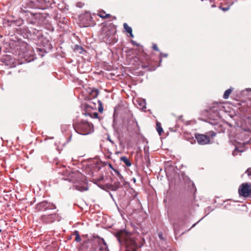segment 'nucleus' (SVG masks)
I'll use <instances>...</instances> for the list:
<instances>
[{
    "label": "nucleus",
    "instance_id": "obj_1",
    "mask_svg": "<svg viewBox=\"0 0 251 251\" xmlns=\"http://www.w3.org/2000/svg\"><path fill=\"white\" fill-rule=\"evenodd\" d=\"M116 237L119 242H124L126 251H137V244L130 233L123 230L117 232Z\"/></svg>",
    "mask_w": 251,
    "mask_h": 251
},
{
    "label": "nucleus",
    "instance_id": "obj_2",
    "mask_svg": "<svg viewBox=\"0 0 251 251\" xmlns=\"http://www.w3.org/2000/svg\"><path fill=\"white\" fill-rule=\"evenodd\" d=\"M116 29L113 27H104L101 32V38L103 41L109 45L116 43L118 40L115 37Z\"/></svg>",
    "mask_w": 251,
    "mask_h": 251
},
{
    "label": "nucleus",
    "instance_id": "obj_3",
    "mask_svg": "<svg viewBox=\"0 0 251 251\" xmlns=\"http://www.w3.org/2000/svg\"><path fill=\"white\" fill-rule=\"evenodd\" d=\"M93 125L87 122L81 121L74 125L75 130L79 134L87 135L93 131Z\"/></svg>",
    "mask_w": 251,
    "mask_h": 251
},
{
    "label": "nucleus",
    "instance_id": "obj_4",
    "mask_svg": "<svg viewBox=\"0 0 251 251\" xmlns=\"http://www.w3.org/2000/svg\"><path fill=\"white\" fill-rule=\"evenodd\" d=\"M238 118L242 122V125L251 126V113L249 111H236Z\"/></svg>",
    "mask_w": 251,
    "mask_h": 251
},
{
    "label": "nucleus",
    "instance_id": "obj_5",
    "mask_svg": "<svg viewBox=\"0 0 251 251\" xmlns=\"http://www.w3.org/2000/svg\"><path fill=\"white\" fill-rule=\"evenodd\" d=\"M91 241L93 245H98L99 247V251H109L108 246L103 238L99 236H94Z\"/></svg>",
    "mask_w": 251,
    "mask_h": 251
},
{
    "label": "nucleus",
    "instance_id": "obj_6",
    "mask_svg": "<svg viewBox=\"0 0 251 251\" xmlns=\"http://www.w3.org/2000/svg\"><path fill=\"white\" fill-rule=\"evenodd\" d=\"M238 193L240 196L246 198L251 195V183H244L239 187Z\"/></svg>",
    "mask_w": 251,
    "mask_h": 251
},
{
    "label": "nucleus",
    "instance_id": "obj_7",
    "mask_svg": "<svg viewBox=\"0 0 251 251\" xmlns=\"http://www.w3.org/2000/svg\"><path fill=\"white\" fill-rule=\"evenodd\" d=\"M241 95L243 97H246L245 101L240 104L242 105V108H244L246 105L248 106L249 104H251V89L248 88L243 90L241 92ZM239 104H240V103Z\"/></svg>",
    "mask_w": 251,
    "mask_h": 251
},
{
    "label": "nucleus",
    "instance_id": "obj_8",
    "mask_svg": "<svg viewBox=\"0 0 251 251\" xmlns=\"http://www.w3.org/2000/svg\"><path fill=\"white\" fill-rule=\"evenodd\" d=\"M85 108H90L92 110H103L102 103L100 100H96L95 101H90L89 104L85 105Z\"/></svg>",
    "mask_w": 251,
    "mask_h": 251
},
{
    "label": "nucleus",
    "instance_id": "obj_9",
    "mask_svg": "<svg viewBox=\"0 0 251 251\" xmlns=\"http://www.w3.org/2000/svg\"><path fill=\"white\" fill-rule=\"evenodd\" d=\"M37 32L39 34L38 37H40L39 39L41 44L44 47L43 50H45L46 52L47 51L46 50H50L52 48V46L50 40L42 36L41 32L38 31Z\"/></svg>",
    "mask_w": 251,
    "mask_h": 251
},
{
    "label": "nucleus",
    "instance_id": "obj_10",
    "mask_svg": "<svg viewBox=\"0 0 251 251\" xmlns=\"http://www.w3.org/2000/svg\"><path fill=\"white\" fill-rule=\"evenodd\" d=\"M195 138L200 145H204L210 143V138L207 135L197 133L195 134Z\"/></svg>",
    "mask_w": 251,
    "mask_h": 251
},
{
    "label": "nucleus",
    "instance_id": "obj_11",
    "mask_svg": "<svg viewBox=\"0 0 251 251\" xmlns=\"http://www.w3.org/2000/svg\"><path fill=\"white\" fill-rule=\"evenodd\" d=\"M87 92L91 98H96L99 94V90L95 88H88Z\"/></svg>",
    "mask_w": 251,
    "mask_h": 251
},
{
    "label": "nucleus",
    "instance_id": "obj_12",
    "mask_svg": "<svg viewBox=\"0 0 251 251\" xmlns=\"http://www.w3.org/2000/svg\"><path fill=\"white\" fill-rule=\"evenodd\" d=\"M137 108L140 110H144L146 108V102L145 100L143 99H137L136 103Z\"/></svg>",
    "mask_w": 251,
    "mask_h": 251
},
{
    "label": "nucleus",
    "instance_id": "obj_13",
    "mask_svg": "<svg viewBox=\"0 0 251 251\" xmlns=\"http://www.w3.org/2000/svg\"><path fill=\"white\" fill-rule=\"evenodd\" d=\"M48 202L43 201L38 204V207L41 210H46L48 209Z\"/></svg>",
    "mask_w": 251,
    "mask_h": 251
},
{
    "label": "nucleus",
    "instance_id": "obj_14",
    "mask_svg": "<svg viewBox=\"0 0 251 251\" xmlns=\"http://www.w3.org/2000/svg\"><path fill=\"white\" fill-rule=\"evenodd\" d=\"M26 6L28 8H40V9H45V7L43 6H39L38 5H36L33 1H30L29 2L27 3Z\"/></svg>",
    "mask_w": 251,
    "mask_h": 251
},
{
    "label": "nucleus",
    "instance_id": "obj_15",
    "mask_svg": "<svg viewBox=\"0 0 251 251\" xmlns=\"http://www.w3.org/2000/svg\"><path fill=\"white\" fill-rule=\"evenodd\" d=\"M156 129L158 134L161 135L162 133L163 132V128L161 127V123L157 121L156 123Z\"/></svg>",
    "mask_w": 251,
    "mask_h": 251
},
{
    "label": "nucleus",
    "instance_id": "obj_16",
    "mask_svg": "<svg viewBox=\"0 0 251 251\" xmlns=\"http://www.w3.org/2000/svg\"><path fill=\"white\" fill-rule=\"evenodd\" d=\"M120 160L123 161L127 166L129 167L131 165V163L129 160L126 156H122L120 158Z\"/></svg>",
    "mask_w": 251,
    "mask_h": 251
},
{
    "label": "nucleus",
    "instance_id": "obj_17",
    "mask_svg": "<svg viewBox=\"0 0 251 251\" xmlns=\"http://www.w3.org/2000/svg\"><path fill=\"white\" fill-rule=\"evenodd\" d=\"M232 91V88H230L226 90L225 92V93L224 94L223 98L225 99H228V97H229V96L230 95V94H231Z\"/></svg>",
    "mask_w": 251,
    "mask_h": 251
},
{
    "label": "nucleus",
    "instance_id": "obj_18",
    "mask_svg": "<svg viewBox=\"0 0 251 251\" xmlns=\"http://www.w3.org/2000/svg\"><path fill=\"white\" fill-rule=\"evenodd\" d=\"M99 16L102 19H107L110 17V15L109 14H105V11H102L100 12Z\"/></svg>",
    "mask_w": 251,
    "mask_h": 251
},
{
    "label": "nucleus",
    "instance_id": "obj_19",
    "mask_svg": "<svg viewBox=\"0 0 251 251\" xmlns=\"http://www.w3.org/2000/svg\"><path fill=\"white\" fill-rule=\"evenodd\" d=\"M85 115H89L91 117L93 118H98V113L95 112L93 114L87 112V111H85V113H84Z\"/></svg>",
    "mask_w": 251,
    "mask_h": 251
},
{
    "label": "nucleus",
    "instance_id": "obj_20",
    "mask_svg": "<svg viewBox=\"0 0 251 251\" xmlns=\"http://www.w3.org/2000/svg\"><path fill=\"white\" fill-rule=\"evenodd\" d=\"M124 27L127 33L132 32V30L131 27L129 26L126 23L124 24Z\"/></svg>",
    "mask_w": 251,
    "mask_h": 251
},
{
    "label": "nucleus",
    "instance_id": "obj_21",
    "mask_svg": "<svg viewBox=\"0 0 251 251\" xmlns=\"http://www.w3.org/2000/svg\"><path fill=\"white\" fill-rule=\"evenodd\" d=\"M223 107L224 106L221 104H219L218 103H216L214 104V105L212 106L210 110H212V108H217L216 110H221Z\"/></svg>",
    "mask_w": 251,
    "mask_h": 251
},
{
    "label": "nucleus",
    "instance_id": "obj_22",
    "mask_svg": "<svg viewBox=\"0 0 251 251\" xmlns=\"http://www.w3.org/2000/svg\"><path fill=\"white\" fill-rule=\"evenodd\" d=\"M75 187L76 189H77L80 191H86L88 190L87 187H86L85 186H80L75 185Z\"/></svg>",
    "mask_w": 251,
    "mask_h": 251
},
{
    "label": "nucleus",
    "instance_id": "obj_23",
    "mask_svg": "<svg viewBox=\"0 0 251 251\" xmlns=\"http://www.w3.org/2000/svg\"><path fill=\"white\" fill-rule=\"evenodd\" d=\"M229 3H230L229 5H228L226 7L220 6V8L224 11H226L228 10L229 9L230 6H231V5L233 4V1H232L231 2H229Z\"/></svg>",
    "mask_w": 251,
    "mask_h": 251
},
{
    "label": "nucleus",
    "instance_id": "obj_24",
    "mask_svg": "<svg viewBox=\"0 0 251 251\" xmlns=\"http://www.w3.org/2000/svg\"><path fill=\"white\" fill-rule=\"evenodd\" d=\"M74 233L75 235V241L76 242H80L81 241V238L80 237V235H79V232L78 231H76L75 230V232H74Z\"/></svg>",
    "mask_w": 251,
    "mask_h": 251
},
{
    "label": "nucleus",
    "instance_id": "obj_25",
    "mask_svg": "<svg viewBox=\"0 0 251 251\" xmlns=\"http://www.w3.org/2000/svg\"><path fill=\"white\" fill-rule=\"evenodd\" d=\"M120 183L119 182H116L114 183V187L113 189L114 190H117L120 186Z\"/></svg>",
    "mask_w": 251,
    "mask_h": 251
},
{
    "label": "nucleus",
    "instance_id": "obj_26",
    "mask_svg": "<svg viewBox=\"0 0 251 251\" xmlns=\"http://www.w3.org/2000/svg\"><path fill=\"white\" fill-rule=\"evenodd\" d=\"M207 134L208 135V136H209V137L210 136L211 138H213L216 135V133L213 131H210L208 132L207 133Z\"/></svg>",
    "mask_w": 251,
    "mask_h": 251
},
{
    "label": "nucleus",
    "instance_id": "obj_27",
    "mask_svg": "<svg viewBox=\"0 0 251 251\" xmlns=\"http://www.w3.org/2000/svg\"><path fill=\"white\" fill-rule=\"evenodd\" d=\"M48 209H54L56 208L54 204L48 202Z\"/></svg>",
    "mask_w": 251,
    "mask_h": 251
},
{
    "label": "nucleus",
    "instance_id": "obj_28",
    "mask_svg": "<svg viewBox=\"0 0 251 251\" xmlns=\"http://www.w3.org/2000/svg\"><path fill=\"white\" fill-rule=\"evenodd\" d=\"M75 50H80V52H81L83 50V48L81 47L76 45L75 46Z\"/></svg>",
    "mask_w": 251,
    "mask_h": 251
},
{
    "label": "nucleus",
    "instance_id": "obj_29",
    "mask_svg": "<svg viewBox=\"0 0 251 251\" xmlns=\"http://www.w3.org/2000/svg\"><path fill=\"white\" fill-rule=\"evenodd\" d=\"M245 173L248 175L249 177H250L251 179V168H248L245 172Z\"/></svg>",
    "mask_w": 251,
    "mask_h": 251
},
{
    "label": "nucleus",
    "instance_id": "obj_30",
    "mask_svg": "<svg viewBox=\"0 0 251 251\" xmlns=\"http://www.w3.org/2000/svg\"><path fill=\"white\" fill-rule=\"evenodd\" d=\"M107 187L112 191H114L113 189L114 187V184H107Z\"/></svg>",
    "mask_w": 251,
    "mask_h": 251
},
{
    "label": "nucleus",
    "instance_id": "obj_31",
    "mask_svg": "<svg viewBox=\"0 0 251 251\" xmlns=\"http://www.w3.org/2000/svg\"><path fill=\"white\" fill-rule=\"evenodd\" d=\"M152 48L154 50H155L156 51L159 50V49H158L156 44H153Z\"/></svg>",
    "mask_w": 251,
    "mask_h": 251
},
{
    "label": "nucleus",
    "instance_id": "obj_32",
    "mask_svg": "<svg viewBox=\"0 0 251 251\" xmlns=\"http://www.w3.org/2000/svg\"><path fill=\"white\" fill-rule=\"evenodd\" d=\"M160 56H161V57H166L168 56V54H166V53H163L162 52H160Z\"/></svg>",
    "mask_w": 251,
    "mask_h": 251
},
{
    "label": "nucleus",
    "instance_id": "obj_33",
    "mask_svg": "<svg viewBox=\"0 0 251 251\" xmlns=\"http://www.w3.org/2000/svg\"><path fill=\"white\" fill-rule=\"evenodd\" d=\"M48 29L50 31H53V27H52V25H49V27L48 28Z\"/></svg>",
    "mask_w": 251,
    "mask_h": 251
},
{
    "label": "nucleus",
    "instance_id": "obj_34",
    "mask_svg": "<svg viewBox=\"0 0 251 251\" xmlns=\"http://www.w3.org/2000/svg\"><path fill=\"white\" fill-rule=\"evenodd\" d=\"M116 111H114V114H113V117L114 119H115L116 118Z\"/></svg>",
    "mask_w": 251,
    "mask_h": 251
},
{
    "label": "nucleus",
    "instance_id": "obj_35",
    "mask_svg": "<svg viewBox=\"0 0 251 251\" xmlns=\"http://www.w3.org/2000/svg\"><path fill=\"white\" fill-rule=\"evenodd\" d=\"M47 218L46 216L45 215H44V216H42V219L43 220L45 221V219Z\"/></svg>",
    "mask_w": 251,
    "mask_h": 251
},
{
    "label": "nucleus",
    "instance_id": "obj_36",
    "mask_svg": "<svg viewBox=\"0 0 251 251\" xmlns=\"http://www.w3.org/2000/svg\"><path fill=\"white\" fill-rule=\"evenodd\" d=\"M130 34V36L131 37H133V35L132 34V32H130L129 33Z\"/></svg>",
    "mask_w": 251,
    "mask_h": 251
},
{
    "label": "nucleus",
    "instance_id": "obj_37",
    "mask_svg": "<svg viewBox=\"0 0 251 251\" xmlns=\"http://www.w3.org/2000/svg\"><path fill=\"white\" fill-rule=\"evenodd\" d=\"M108 140H109L111 143H112V144H113V143H114V142H113L111 139H110L109 138H108Z\"/></svg>",
    "mask_w": 251,
    "mask_h": 251
},
{
    "label": "nucleus",
    "instance_id": "obj_38",
    "mask_svg": "<svg viewBox=\"0 0 251 251\" xmlns=\"http://www.w3.org/2000/svg\"><path fill=\"white\" fill-rule=\"evenodd\" d=\"M211 7H216V5H215V4H213L211 5Z\"/></svg>",
    "mask_w": 251,
    "mask_h": 251
},
{
    "label": "nucleus",
    "instance_id": "obj_39",
    "mask_svg": "<svg viewBox=\"0 0 251 251\" xmlns=\"http://www.w3.org/2000/svg\"><path fill=\"white\" fill-rule=\"evenodd\" d=\"M115 172L118 174V175H120V173H119V172L118 171H116L115 170Z\"/></svg>",
    "mask_w": 251,
    "mask_h": 251
},
{
    "label": "nucleus",
    "instance_id": "obj_40",
    "mask_svg": "<svg viewBox=\"0 0 251 251\" xmlns=\"http://www.w3.org/2000/svg\"><path fill=\"white\" fill-rule=\"evenodd\" d=\"M67 22V20H66L65 19H64V22Z\"/></svg>",
    "mask_w": 251,
    "mask_h": 251
},
{
    "label": "nucleus",
    "instance_id": "obj_41",
    "mask_svg": "<svg viewBox=\"0 0 251 251\" xmlns=\"http://www.w3.org/2000/svg\"><path fill=\"white\" fill-rule=\"evenodd\" d=\"M109 166H110V167L111 168H112V165H110H110H109Z\"/></svg>",
    "mask_w": 251,
    "mask_h": 251
},
{
    "label": "nucleus",
    "instance_id": "obj_42",
    "mask_svg": "<svg viewBox=\"0 0 251 251\" xmlns=\"http://www.w3.org/2000/svg\"><path fill=\"white\" fill-rule=\"evenodd\" d=\"M99 111L100 112H103V111H102V110H100V111Z\"/></svg>",
    "mask_w": 251,
    "mask_h": 251
},
{
    "label": "nucleus",
    "instance_id": "obj_43",
    "mask_svg": "<svg viewBox=\"0 0 251 251\" xmlns=\"http://www.w3.org/2000/svg\"><path fill=\"white\" fill-rule=\"evenodd\" d=\"M161 61H162V59L161 58L160 60V62H161Z\"/></svg>",
    "mask_w": 251,
    "mask_h": 251
}]
</instances>
